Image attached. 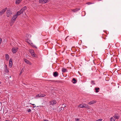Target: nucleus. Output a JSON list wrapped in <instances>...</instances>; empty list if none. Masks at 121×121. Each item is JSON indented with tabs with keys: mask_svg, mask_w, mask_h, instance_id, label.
<instances>
[{
	"mask_svg": "<svg viewBox=\"0 0 121 121\" xmlns=\"http://www.w3.org/2000/svg\"><path fill=\"white\" fill-rule=\"evenodd\" d=\"M22 0H16L15 3L16 4H19Z\"/></svg>",
	"mask_w": 121,
	"mask_h": 121,
	"instance_id": "10",
	"label": "nucleus"
},
{
	"mask_svg": "<svg viewBox=\"0 0 121 121\" xmlns=\"http://www.w3.org/2000/svg\"><path fill=\"white\" fill-rule=\"evenodd\" d=\"M9 66L10 67H11L12 66V60L11 59H10L9 61Z\"/></svg>",
	"mask_w": 121,
	"mask_h": 121,
	"instance_id": "7",
	"label": "nucleus"
},
{
	"mask_svg": "<svg viewBox=\"0 0 121 121\" xmlns=\"http://www.w3.org/2000/svg\"><path fill=\"white\" fill-rule=\"evenodd\" d=\"M24 61L26 63H27V64H30V62L28 60H27L26 59H24Z\"/></svg>",
	"mask_w": 121,
	"mask_h": 121,
	"instance_id": "11",
	"label": "nucleus"
},
{
	"mask_svg": "<svg viewBox=\"0 0 121 121\" xmlns=\"http://www.w3.org/2000/svg\"><path fill=\"white\" fill-rule=\"evenodd\" d=\"M69 36H68L65 39V40L66 41H67V39L68 38Z\"/></svg>",
	"mask_w": 121,
	"mask_h": 121,
	"instance_id": "37",
	"label": "nucleus"
},
{
	"mask_svg": "<svg viewBox=\"0 0 121 121\" xmlns=\"http://www.w3.org/2000/svg\"><path fill=\"white\" fill-rule=\"evenodd\" d=\"M4 71L6 73H8L9 72L8 69H5L4 70Z\"/></svg>",
	"mask_w": 121,
	"mask_h": 121,
	"instance_id": "25",
	"label": "nucleus"
},
{
	"mask_svg": "<svg viewBox=\"0 0 121 121\" xmlns=\"http://www.w3.org/2000/svg\"><path fill=\"white\" fill-rule=\"evenodd\" d=\"M11 11L9 9L8 10L6 11V16L8 17H9L12 14Z\"/></svg>",
	"mask_w": 121,
	"mask_h": 121,
	"instance_id": "3",
	"label": "nucleus"
},
{
	"mask_svg": "<svg viewBox=\"0 0 121 121\" xmlns=\"http://www.w3.org/2000/svg\"><path fill=\"white\" fill-rule=\"evenodd\" d=\"M96 102L95 101H92L89 102L88 104H92L96 103Z\"/></svg>",
	"mask_w": 121,
	"mask_h": 121,
	"instance_id": "14",
	"label": "nucleus"
},
{
	"mask_svg": "<svg viewBox=\"0 0 121 121\" xmlns=\"http://www.w3.org/2000/svg\"><path fill=\"white\" fill-rule=\"evenodd\" d=\"M28 112H29L31 111V110L30 109H29L27 111Z\"/></svg>",
	"mask_w": 121,
	"mask_h": 121,
	"instance_id": "34",
	"label": "nucleus"
},
{
	"mask_svg": "<svg viewBox=\"0 0 121 121\" xmlns=\"http://www.w3.org/2000/svg\"><path fill=\"white\" fill-rule=\"evenodd\" d=\"M62 71L63 72H67L68 71L66 69H62Z\"/></svg>",
	"mask_w": 121,
	"mask_h": 121,
	"instance_id": "20",
	"label": "nucleus"
},
{
	"mask_svg": "<svg viewBox=\"0 0 121 121\" xmlns=\"http://www.w3.org/2000/svg\"><path fill=\"white\" fill-rule=\"evenodd\" d=\"M75 120L76 121H78L79 120V119L78 118H75Z\"/></svg>",
	"mask_w": 121,
	"mask_h": 121,
	"instance_id": "35",
	"label": "nucleus"
},
{
	"mask_svg": "<svg viewBox=\"0 0 121 121\" xmlns=\"http://www.w3.org/2000/svg\"><path fill=\"white\" fill-rule=\"evenodd\" d=\"M50 105L53 106L54 105L56 104V102L55 99L52 100L49 102Z\"/></svg>",
	"mask_w": 121,
	"mask_h": 121,
	"instance_id": "2",
	"label": "nucleus"
},
{
	"mask_svg": "<svg viewBox=\"0 0 121 121\" xmlns=\"http://www.w3.org/2000/svg\"><path fill=\"white\" fill-rule=\"evenodd\" d=\"M65 105V104H63L62 105V106H63V107H64V105Z\"/></svg>",
	"mask_w": 121,
	"mask_h": 121,
	"instance_id": "44",
	"label": "nucleus"
},
{
	"mask_svg": "<svg viewBox=\"0 0 121 121\" xmlns=\"http://www.w3.org/2000/svg\"><path fill=\"white\" fill-rule=\"evenodd\" d=\"M83 104H80L78 106V107L81 108H83L84 107V105Z\"/></svg>",
	"mask_w": 121,
	"mask_h": 121,
	"instance_id": "15",
	"label": "nucleus"
},
{
	"mask_svg": "<svg viewBox=\"0 0 121 121\" xmlns=\"http://www.w3.org/2000/svg\"><path fill=\"white\" fill-rule=\"evenodd\" d=\"M2 83V82H0V85Z\"/></svg>",
	"mask_w": 121,
	"mask_h": 121,
	"instance_id": "45",
	"label": "nucleus"
},
{
	"mask_svg": "<svg viewBox=\"0 0 121 121\" xmlns=\"http://www.w3.org/2000/svg\"><path fill=\"white\" fill-rule=\"evenodd\" d=\"M18 51L17 48H12V51L13 53H16Z\"/></svg>",
	"mask_w": 121,
	"mask_h": 121,
	"instance_id": "4",
	"label": "nucleus"
},
{
	"mask_svg": "<svg viewBox=\"0 0 121 121\" xmlns=\"http://www.w3.org/2000/svg\"><path fill=\"white\" fill-rule=\"evenodd\" d=\"M32 105L33 106H34V107H33L34 108V107H35V104H32Z\"/></svg>",
	"mask_w": 121,
	"mask_h": 121,
	"instance_id": "41",
	"label": "nucleus"
},
{
	"mask_svg": "<svg viewBox=\"0 0 121 121\" xmlns=\"http://www.w3.org/2000/svg\"><path fill=\"white\" fill-rule=\"evenodd\" d=\"M80 10L79 8H76L75 9H73L72 10V11L74 12H75Z\"/></svg>",
	"mask_w": 121,
	"mask_h": 121,
	"instance_id": "9",
	"label": "nucleus"
},
{
	"mask_svg": "<svg viewBox=\"0 0 121 121\" xmlns=\"http://www.w3.org/2000/svg\"><path fill=\"white\" fill-rule=\"evenodd\" d=\"M7 66L6 65H5V68H7Z\"/></svg>",
	"mask_w": 121,
	"mask_h": 121,
	"instance_id": "46",
	"label": "nucleus"
},
{
	"mask_svg": "<svg viewBox=\"0 0 121 121\" xmlns=\"http://www.w3.org/2000/svg\"><path fill=\"white\" fill-rule=\"evenodd\" d=\"M42 97L41 94H39V97Z\"/></svg>",
	"mask_w": 121,
	"mask_h": 121,
	"instance_id": "38",
	"label": "nucleus"
},
{
	"mask_svg": "<svg viewBox=\"0 0 121 121\" xmlns=\"http://www.w3.org/2000/svg\"><path fill=\"white\" fill-rule=\"evenodd\" d=\"M5 56L6 60H8L9 58V55L7 54H6L5 55Z\"/></svg>",
	"mask_w": 121,
	"mask_h": 121,
	"instance_id": "16",
	"label": "nucleus"
},
{
	"mask_svg": "<svg viewBox=\"0 0 121 121\" xmlns=\"http://www.w3.org/2000/svg\"><path fill=\"white\" fill-rule=\"evenodd\" d=\"M39 94L38 95H37L36 96V97H39Z\"/></svg>",
	"mask_w": 121,
	"mask_h": 121,
	"instance_id": "36",
	"label": "nucleus"
},
{
	"mask_svg": "<svg viewBox=\"0 0 121 121\" xmlns=\"http://www.w3.org/2000/svg\"><path fill=\"white\" fill-rule=\"evenodd\" d=\"M2 41V39L1 38H0V44L1 43Z\"/></svg>",
	"mask_w": 121,
	"mask_h": 121,
	"instance_id": "33",
	"label": "nucleus"
},
{
	"mask_svg": "<svg viewBox=\"0 0 121 121\" xmlns=\"http://www.w3.org/2000/svg\"><path fill=\"white\" fill-rule=\"evenodd\" d=\"M7 8L3 9L2 11H0V15H2L7 10Z\"/></svg>",
	"mask_w": 121,
	"mask_h": 121,
	"instance_id": "5",
	"label": "nucleus"
},
{
	"mask_svg": "<svg viewBox=\"0 0 121 121\" xmlns=\"http://www.w3.org/2000/svg\"><path fill=\"white\" fill-rule=\"evenodd\" d=\"M29 51L30 52V53H31V52H34V50L32 49H30L29 50Z\"/></svg>",
	"mask_w": 121,
	"mask_h": 121,
	"instance_id": "29",
	"label": "nucleus"
},
{
	"mask_svg": "<svg viewBox=\"0 0 121 121\" xmlns=\"http://www.w3.org/2000/svg\"><path fill=\"white\" fill-rule=\"evenodd\" d=\"M26 41L29 44H30L31 41L29 39H26Z\"/></svg>",
	"mask_w": 121,
	"mask_h": 121,
	"instance_id": "23",
	"label": "nucleus"
},
{
	"mask_svg": "<svg viewBox=\"0 0 121 121\" xmlns=\"http://www.w3.org/2000/svg\"><path fill=\"white\" fill-rule=\"evenodd\" d=\"M42 97H44L46 96V95L44 94H41Z\"/></svg>",
	"mask_w": 121,
	"mask_h": 121,
	"instance_id": "31",
	"label": "nucleus"
},
{
	"mask_svg": "<svg viewBox=\"0 0 121 121\" xmlns=\"http://www.w3.org/2000/svg\"><path fill=\"white\" fill-rule=\"evenodd\" d=\"M83 105H84V107L85 108H89V107L87 104H84Z\"/></svg>",
	"mask_w": 121,
	"mask_h": 121,
	"instance_id": "21",
	"label": "nucleus"
},
{
	"mask_svg": "<svg viewBox=\"0 0 121 121\" xmlns=\"http://www.w3.org/2000/svg\"><path fill=\"white\" fill-rule=\"evenodd\" d=\"M24 70L23 69H22L21 71H22V72H24Z\"/></svg>",
	"mask_w": 121,
	"mask_h": 121,
	"instance_id": "39",
	"label": "nucleus"
},
{
	"mask_svg": "<svg viewBox=\"0 0 121 121\" xmlns=\"http://www.w3.org/2000/svg\"><path fill=\"white\" fill-rule=\"evenodd\" d=\"M26 9L27 7L26 6L22 8L20 11H18L17 13H16V15L17 16L23 13Z\"/></svg>",
	"mask_w": 121,
	"mask_h": 121,
	"instance_id": "1",
	"label": "nucleus"
},
{
	"mask_svg": "<svg viewBox=\"0 0 121 121\" xmlns=\"http://www.w3.org/2000/svg\"><path fill=\"white\" fill-rule=\"evenodd\" d=\"M26 36L27 38H28L30 36V34H27L26 35Z\"/></svg>",
	"mask_w": 121,
	"mask_h": 121,
	"instance_id": "27",
	"label": "nucleus"
},
{
	"mask_svg": "<svg viewBox=\"0 0 121 121\" xmlns=\"http://www.w3.org/2000/svg\"><path fill=\"white\" fill-rule=\"evenodd\" d=\"M66 106V105H64V107H62L61 108H60V111L62 110H64V108Z\"/></svg>",
	"mask_w": 121,
	"mask_h": 121,
	"instance_id": "19",
	"label": "nucleus"
},
{
	"mask_svg": "<svg viewBox=\"0 0 121 121\" xmlns=\"http://www.w3.org/2000/svg\"><path fill=\"white\" fill-rule=\"evenodd\" d=\"M53 76L55 77H56L58 76V73L57 72H55L54 73Z\"/></svg>",
	"mask_w": 121,
	"mask_h": 121,
	"instance_id": "13",
	"label": "nucleus"
},
{
	"mask_svg": "<svg viewBox=\"0 0 121 121\" xmlns=\"http://www.w3.org/2000/svg\"><path fill=\"white\" fill-rule=\"evenodd\" d=\"M118 114H115L114 115V117L115 119H119V116L118 115Z\"/></svg>",
	"mask_w": 121,
	"mask_h": 121,
	"instance_id": "12",
	"label": "nucleus"
},
{
	"mask_svg": "<svg viewBox=\"0 0 121 121\" xmlns=\"http://www.w3.org/2000/svg\"><path fill=\"white\" fill-rule=\"evenodd\" d=\"M72 81H74V82H73V83L74 84L76 83L77 82V81L74 78H73V79Z\"/></svg>",
	"mask_w": 121,
	"mask_h": 121,
	"instance_id": "22",
	"label": "nucleus"
},
{
	"mask_svg": "<svg viewBox=\"0 0 121 121\" xmlns=\"http://www.w3.org/2000/svg\"><path fill=\"white\" fill-rule=\"evenodd\" d=\"M48 0H39V3H41L44 4L47 3Z\"/></svg>",
	"mask_w": 121,
	"mask_h": 121,
	"instance_id": "6",
	"label": "nucleus"
},
{
	"mask_svg": "<svg viewBox=\"0 0 121 121\" xmlns=\"http://www.w3.org/2000/svg\"><path fill=\"white\" fill-rule=\"evenodd\" d=\"M22 73V71H21L20 74H19V75H20Z\"/></svg>",
	"mask_w": 121,
	"mask_h": 121,
	"instance_id": "40",
	"label": "nucleus"
},
{
	"mask_svg": "<svg viewBox=\"0 0 121 121\" xmlns=\"http://www.w3.org/2000/svg\"><path fill=\"white\" fill-rule=\"evenodd\" d=\"M110 120L111 121H115L116 120V119L114 117H113L111 118Z\"/></svg>",
	"mask_w": 121,
	"mask_h": 121,
	"instance_id": "17",
	"label": "nucleus"
},
{
	"mask_svg": "<svg viewBox=\"0 0 121 121\" xmlns=\"http://www.w3.org/2000/svg\"><path fill=\"white\" fill-rule=\"evenodd\" d=\"M44 121H48L47 120H44Z\"/></svg>",
	"mask_w": 121,
	"mask_h": 121,
	"instance_id": "42",
	"label": "nucleus"
},
{
	"mask_svg": "<svg viewBox=\"0 0 121 121\" xmlns=\"http://www.w3.org/2000/svg\"><path fill=\"white\" fill-rule=\"evenodd\" d=\"M30 54L33 57H35V56H36V55L34 51L33 52H31V53Z\"/></svg>",
	"mask_w": 121,
	"mask_h": 121,
	"instance_id": "18",
	"label": "nucleus"
},
{
	"mask_svg": "<svg viewBox=\"0 0 121 121\" xmlns=\"http://www.w3.org/2000/svg\"><path fill=\"white\" fill-rule=\"evenodd\" d=\"M102 120V119H99L96 120V121H101Z\"/></svg>",
	"mask_w": 121,
	"mask_h": 121,
	"instance_id": "30",
	"label": "nucleus"
},
{
	"mask_svg": "<svg viewBox=\"0 0 121 121\" xmlns=\"http://www.w3.org/2000/svg\"><path fill=\"white\" fill-rule=\"evenodd\" d=\"M91 83L92 85H94L95 84V81L93 80H92L91 81Z\"/></svg>",
	"mask_w": 121,
	"mask_h": 121,
	"instance_id": "26",
	"label": "nucleus"
},
{
	"mask_svg": "<svg viewBox=\"0 0 121 121\" xmlns=\"http://www.w3.org/2000/svg\"><path fill=\"white\" fill-rule=\"evenodd\" d=\"M92 4V3H91L90 2H88L87 3V4H88V5H90V4Z\"/></svg>",
	"mask_w": 121,
	"mask_h": 121,
	"instance_id": "32",
	"label": "nucleus"
},
{
	"mask_svg": "<svg viewBox=\"0 0 121 121\" xmlns=\"http://www.w3.org/2000/svg\"><path fill=\"white\" fill-rule=\"evenodd\" d=\"M31 44H32V46L33 47L35 48H37V47L35 45H34L32 43H31Z\"/></svg>",
	"mask_w": 121,
	"mask_h": 121,
	"instance_id": "28",
	"label": "nucleus"
},
{
	"mask_svg": "<svg viewBox=\"0 0 121 121\" xmlns=\"http://www.w3.org/2000/svg\"><path fill=\"white\" fill-rule=\"evenodd\" d=\"M48 43V42H45V44H46Z\"/></svg>",
	"mask_w": 121,
	"mask_h": 121,
	"instance_id": "43",
	"label": "nucleus"
},
{
	"mask_svg": "<svg viewBox=\"0 0 121 121\" xmlns=\"http://www.w3.org/2000/svg\"><path fill=\"white\" fill-rule=\"evenodd\" d=\"M17 16L16 15V14H15L12 18V20L15 21L17 18Z\"/></svg>",
	"mask_w": 121,
	"mask_h": 121,
	"instance_id": "8",
	"label": "nucleus"
},
{
	"mask_svg": "<svg viewBox=\"0 0 121 121\" xmlns=\"http://www.w3.org/2000/svg\"><path fill=\"white\" fill-rule=\"evenodd\" d=\"M99 89V88H95V92L96 93H97L99 92V91H98V90Z\"/></svg>",
	"mask_w": 121,
	"mask_h": 121,
	"instance_id": "24",
	"label": "nucleus"
}]
</instances>
